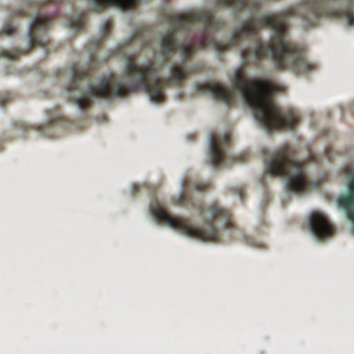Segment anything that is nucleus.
I'll return each instance as SVG.
<instances>
[{"mask_svg":"<svg viewBox=\"0 0 354 354\" xmlns=\"http://www.w3.org/2000/svg\"><path fill=\"white\" fill-rule=\"evenodd\" d=\"M259 1L215 0L205 9L177 16L153 44H144L145 58L140 60L136 61L133 52L127 48L131 36L122 37L111 46L108 53L118 59L124 73L123 79L113 89L114 96L119 97L124 87L140 86L147 93V102L157 106L162 98V84L159 82L153 70L161 62L174 55L173 61L165 71L164 79L171 84L178 83L183 75L177 65L192 53L189 48L179 44L175 31L189 28L195 22L217 28L219 19L214 15L219 10L235 13L243 8L245 13L223 39L209 42L208 48L216 58L223 57V50L230 48L237 53L236 68L244 62H258L266 54L274 62V66L279 68V16L258 11L254 4Z\"/></svg>","mask_w":354,"mask_h":354,"instance_id":"obj_1","label":"nucleus"},{"mask_svg":"<svg viewBox=\"0 0 354 354\" xmlns=\"http://www.w3.org/2000/svg\"><path fill=\"white\" fill-rule=\"evenodd\" d=\"M232 93L241 104L248 106L256 124L266 134L269 131L284 130L290 132L294 118L281 114L271 102V95L279 90L273 84L266 82H246L239 71H232Z\"/></svg>","mask_w":354,"mask_h":354,"instance_id":"obj_2","label":"nucleus"},{"mask_svg":"<svg viewBox=\"0 0 354 354\" xmlns=\"http://www.w3.org/2000/svg\"><path fill=\"white\" fill-rule=\"evenodd\" d=\"M109 75L104 73L93 80L89 84H85L83 73L73 66L62 75L64 91L71 98V102L80 115L84 113L82 107L90 101L101 100L106 104L104 97L109 92Z\"/></svg>","mask_w":354,"mask_h":354,"instance_id":"obj_3","label":"nucleus"},{"mask_svg":"<svg viewBox=\"0 0 354 354\" xmlns=\"http://www.w3.org/2000/svg\"><path fill=\"white\" fill-rule=\"evenodd\" d=\"M144 215L149 217L150 221L156 225L160 223H162L172 231L194 242L201 243L205 237L213 235L215 233L214 230L209 226L205 227L206 232H204L198 228H189L180 221L168 218L164 211L157 204H153L151 209H145Z\"/></svg>","mask_w":354,"mask_h":354,"instance_id":"obj_4","label":"nucleus"},{"mask_svg":"<svg viewBox=\"0 0 354 354\" xmlns=\"http://www.w3.org/2000/svg\"><path fill=\"white\" fill-rule=\"evenodd\" d=\"M335 206L340 207L341 213L351 218L347 221V226L354 230V172L351 174L346 185L335 196Z\"/></svg>","mask_w":354,"mask_h":354,"instance_id":"obj_5","label":"nucleus"},{"mask_svg":"<svg viewBox=\"0 0 354 354\" xmlns=\"http://www.w3.org/2000/svg\"><path fill=\"white\" fill-rule=\"evenodd\" d=\"M44 30L41 22L38 21L36 17L30 18L25 28V42L23 44V48L28 49L33 46H41L44 44L48 38L43 35Z\"/></svg>","mask_w":354,"mask_h":354,"instance_id":"obj_6","label":"nucleus"},{"mask_svg":"<svg viewBox=\"0 0 354 354\" xmlns=\"http://www.w3.org/2000/svg\"><path fill=\"white\" fill-rule=\"evenodd\" d=\"M283 185L287 192L283 194V198L291 195L301 196L305 189L306 182L301 174V168L293 169L290 174L283 179Z\"/></svg>","mask_w":354,"mask_h":354,"instance_id":"obj_7","label":"nucleus"},{"mask_svg":"<svg viewBox=\"0 0 354 354\" xmlns=\"http://www.w3.org/2000/svg\"><path fill=\"white\" fill-rule=\"evenodd\" d=\"M308 231L315 243H320L322 240L326 239L330 232L329 226L322 217L311 214L308 218Z\"/></svg>","mask_w":354,"mask_h":354,"instance_id":"obj_8","label":"nucleus"},{"mask_svg":"<svg viewBox=\"0 0 354 354\" xmlns=\"http://www.w3.org/2000/svg\"><path fill=\"white\" fill-rule=\"evenodd\" d=\"M264 169L270 176L277 174H283L286 167H289L283 153H278L267 158L263 163Z\"/></svg>","mask_w":354,"mask_h":354,"instance_id":"obj_9","label":"nucleus"},{"mask_svg":"<svg viewBox=\"0 0 354 354\" xmlns=\"http://www.w3.org/2000/svg\"><path fill=\"white\" fill-rule=\"evenodd\" d=\"M205 91L212 99L216 100L223 108H227L230 102L228 95L215 84L205 86Z\"/></svg>","mask_w":354,"mask_h":354,"instance_id":"obj_10","label":"nucleus"},{"mask_svg":"<svg viewBox=\"0 0 354 354\" xmlns=\"http://www.w3.org/2000/svg\"><path fill=\"white\" fill-rule=\"evenodd\" d=\"M206 150L207 153V158L212 166L221 162V155L218 150V147L214 142L213 136L210 134L207 138Z\"/></svg>","mask_w":354,"mask_h":354,"instance_id":"obj_11","label":"nucleus"},{"mask_svg":"<svg viewBox=\"0 0 354 354\" xmlns=\"http://www.w3.org/2000/svg\"><path fill=\"white\" fill-rule=\"evenodd\" d=\"M18 54L16 50H8L0 49V58L6 64L13 63V57Z\"/></svg>","mask_w":354,"mask_h":354,"instance_id":"obj_12","label":"nucleus"},{"mask_svg":"<svg viewBox=\"0 0 354 354\" xmlns=\"http://www.w3.org/2000/svg\"><path fill=\"white\" fill-rule=\"evenodd\" d=\"M82 17V12H77L73 16L71 20L65 21V24L68 26H72L74 28V31L77 30L80 26L81 18Z\"/></svg>","mask_w":354,"mask_h":354,"instance_id":"obj_13","label":"nucleus"},{"mask_svg":"<svg viewBox=\"0 0 354 354\" xmlns=\"http://www.w3.org/2000/svg\"><path fill=\"white\" fill-rule=\"evenodd\" d=\"M15 26L13 24L9 23L6 25H4L1 29H0V36L1 37H6L9 36L12 34V31L14 30Z\"/></svg>","mask_w":354,"mask_h":354,"instance_id":"obj_14","label":"nucleus"},{"mask_svg":"<svg viewBox=\"0 0 354 354\" xmlns=\"http://www.w3.org/2000/svg\"><path fill=\"white\" fill-rule=\"evenodd\" d=\"M220 212V209L218 208H213L210 212H209L207 214H206V217L207 218L209 221H212L214 217V216L218 214V212Z\"/></svg>","mask_w":354,"mask_h":354,"instance_id":"obj_15","label":"nucleus"},{"mask_svg":"<svg viewBox=\"0 0 354 354\" xmlns=\"http://www.w3.org/2000/svg\"><path fill=\"white\" fill-rule=\"evenodd\" d=\"M183 177H181L180 178V183H179V185H178V193L176 196V201L178 202L180 198V196H181V192L183 189Z\"/></svg>","mask_w":354,"mask_h":354,"instance_id":"obj_16","label":"nucleus"},{"mask_svg":"<svg viewBox=\"0 0 354 354\" xmlns=\"http://www.w3.org/2000/svg\"><path fill=\"white\" fill-rule=\"evenodd\" d=\"M106 24L105 21H103L100 24V26L99 28L97 33L99 35H102L106 32Z\"/></svg>","mask_w":354,"mask_h":354,"instance_id":"obj_17","label":"nucleus"},{"mask_svg":"<svg viewBox=\"0 0 354 354\" xmlns=\"http://www.w3.org/2000/svg\"><path fill=\"white\" fill-rule=\"evenodd\" d=\"M24 5L23 4L20 7H19V8H16L15 10H14L13 12H21L24 10Z\"/></svg>","mask_w":354,"mask_h":354,"instance_id":"obj_18","label":"nucleus"},{"mask_svg":"<svg viewBox=\"0 0 354 354\" xmlns=\"http://www.w3.org/2000/svg\"><path fill=\"white\" fill-rule=\"evenodd\" d=\"M225 223H226V219L223 218L221 221V223L218 224V227H221L222 225H225Z\"/></svg>","mask_w":354,"mask_h":354,"instance_id":"obj_19","label":"nucleus"},{"mask_svg":"<svg viewBox=\"0 0 354 354\" xmlns=\"http://www.w3.org/2000/svg\"><path fill=\"white\" fill-rule=\"evenodd\" d=\"M135 189V187H133V185H130L129 186V192H131V191H133Z\"/></svg>","mask_w":354,"mask_h":354,"instance_id":"obj_20","label":"nucleus"},{"mask_svg":"<svg viewBox=\"0 0 354 354\" xmlns=\"http://www.w3.org/2000/svg\"><path fill=\"white\" fill-rule=\"evenodd\" d=\"M19 133L20 135H21V136H22V135H24V129H20V130L19 131Z\"/></svg>","mask_w":354,"mask_h":354,"instance_id":"obj_21","label":"nucleus"},{"mask_svg":"<svg viewBox=\"0 0 354 354\" xmlns=\"http://www.w3.org/2000/svg\"><path fill=\"white\" fill-rule=\"evenodd\" d=\"M221 139H222V140H223V141H224V142H225V141H226V138H225V136L224 135H223V136H221Z\"/></svg>","mask_w":354,"mask_h":354,"instance_id":"obj_22","label":"nucleus"},{"mask_svg":"<svg viewBox=\"0 0 354 354\" xmlns=\"http://www.w3.org/2000/svg\"><path fill=\"white\" fill-rule=\"evenodd\" d=\"M196 92L201 93L202 91L199 88H196Z\"/></svg>","mask_w":354,"mask_h":354,"instance_id":"obj_23","label":"nucleus"},{"mask_svg":"<svg viewBox=\"0 0 354 354\" xmlns=\"http://www.w3.org/2000/svg\"><path fill=\"white\" fill-rule=\"evenodd\" d=\"M332 17H333V18H335V19L338 17L337 16L335 15V14H334V15L333 14V16H332Z\"/></svg>","mask_w":354,"mask_h":354,"instance_id":"obj_24","label":"nucleus"},{"mask_svg":"<svg viewBox=\"0 0 354 354\" xmlns=\"http://www.w3.org/2000/svg\"><path fill=\"white\" fill-rule=\"evenodd\" d=\"M165 17L161 16V19H162V20H165Z\"/></svg>","mask_w":354,"mask_h":354,"instance_id":"obj_25","label":"nucleus"}]
</instances>
